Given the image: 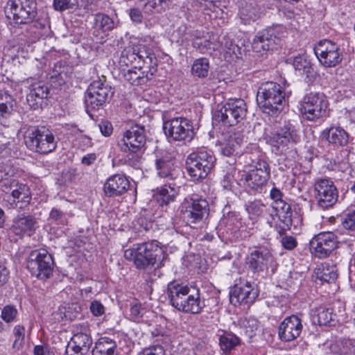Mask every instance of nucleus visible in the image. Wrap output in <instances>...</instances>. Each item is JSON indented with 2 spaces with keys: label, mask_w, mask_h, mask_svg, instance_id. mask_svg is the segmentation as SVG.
Here are the masks:
<instances>
[{
  "label": "nucleus",
  "mask_w": 355,
  "mask_h": 355,
  "mask_svg": "<svg viewBox=\"0 0 355 355\" xmlns=\"http://www.w3.org/2000/svg\"><path fill=\"white\" fill-rule=\"evenodd\" d=\"M90 311L95 316H100L105 312L104 306L98 301H94L90 304Z\"/></svg>",
  "instance_id": "e2e57ef3"
},
{
  "label": "nucleus",
  "mask_w": 355,
  "mask_h": 355,
  "mask_svg": "<svg viewBox=\"0 0 355 355\" xmlns=\"http://www.w3.org/2000/svg\"><path fill=\"white\" fill-rule=\"evenodd\" d=\"M155 164L159 177L166 180L175 178L174 162L169 154L157 155Z\"/></svg>",
  "instance_id": "a878e982"
},
{
  "label": "nucleus",
  "mask_w": 355,
  "mask_h": 355,
  "mask_svg": "<svg viewBox=\"0 0 355 355\" xmlns=\"http://www.w3.org/2000/svg\"><path fill=\"white\" fill-rule=\"evenodd\" d=\"M43 98L35 97L33 94L28 93L26 96V101L28 105L33 110H37L42 105Z\"/></svg>",
  "instance_id": "052dcab7"
},
{
  "label": "nucleus",
  "mask_w": 355,
  "mask_h": 355,
  "mask_svg": "<svg viewBox=\"0 0 355 355\" xmlns=\"http://www.w3.org/2000/svg\"><path fill=\"white\" fill-rule=\"evenodd\" d=\"M314 53L320 62L326 67H334L343 60V51L338 44L328 40H321L314 47Z\"/></svg>",
  "instance_id": "2eb2a0df"
},
{
  "label": "nucleus",
  "mask_w": 355,
  "mask_h": 355,
  "mask_svg": "<svg viewBox=\"0 0 355 355\" xmlns=\"http://www.w3.org/2000/svg\"><path fill=\"white\" fill-rule=\"evenodd\" d=\"M209 69V61L207 58L197 59L193 64L192 73L199 78H204L207 76Z\"/></svg>",
  "instance_id": "c03bdc74"
},
{
  "label": "nucleus",
  "mask_w": 355,
  "mask_h": 355,
  "mask_svg": "<svg viewBox=\"0 0 355 355\" xmlns=\"http://www.w3.org/2000/svg\"><path fill=\"white\" fill-rule=\"evenodd\" d=\"M112 94L111 87L105 79L94 80L87 89L85 103L92 109H96L105 103Z\"/></svg>",
  "instance_id": "f3484780"
},
{
  "label": "nucleus",
  "mask_w": 355,
  "mask_h": 355,
  "mask_svg": "<svg viewBox=\"0 0 355 355\" xmlns=\"http://www.w3.org/2000/svg\"><path fill=\"white\" fill-rule=\"evenodd\" d=\"M293 67L295 70L303 72H309L311 62L305 54L299 55L293 60Z\"/></svg>",
  "instance_id": "8fccbe9b"
},
{
  "label": "nucleus",
  "mask_w": 355,
  "mask_h": 355,
  "mask_svg": "<svg viewBox=\"0 0 355 355\" xmlns=\"http://www.w3.org/2000/svg\"><path fill=\"white\" fill-rule=\"evenodd\" d=\"M273 261L272 254L267 250H255L247 257L246 265L253 272H263Z\"/></svg>",
  "instance_id": "4be33fe9"
},
{
  "label": "nucleus",
  "mask_w": 355,
  "mask_h": 355,
  "mask_svg": "<svg viewBox=\"0 0 355 355\" xmlns=\"http://www.w3.org/2000/svg\"><path fill=\"white\" fill-rule=\"evenodd\" d=\"M167 294L171 305L180 311L198 314L205 306L199 291L183 284L170 282L167 286Z\"/></svg>",
  "instance_id": "f257e3e1"
},
{
  "label": "nucleus",
  "mask_w": 355,
  "mask_h": 355,
  "mask_svg": "<svg viewBox=\"0 0 355 355\" xmlns=\"http://www.w3.org/2000/svg\"><path fill=\"white\" fill-rule=\"evenodd\" d=\"M247 105L241 98L230 99L220 110L215 112L214 117L216 121L232 126L245 118Z\"/></svg>",
  "instance_id": "f8f14e48"
},
{
  "label": "nucleus",
  "mask_w": 355,
  "mask_h": 355,
  "mask_svg": "<svg viewBox=\"0 0 355 355\" xmlns=\"http://www.w3.org/2000/svg\"><path fill=\"white\" fill-rule=\"evenodd\" d=\"M85 354L79 350L78 349H76L74 346L72 345H70L69 344L65 349V354L64 355H84Z\"/></svg>",
  "instance_id": "774afa93"
},
{
  "label": "nucleus",
  "mask_w": 355,
  "mask_h": 355,
  "mask_svg": "<svg viewBox=\"0 0 355 355\" xmlns=\"http://www.w3.org/2000/svg\"><path fill=\"white\" fill-rule=\"evenodd\" d=\"M17 314L18 311L15 306L12 305H6L1 311V317L4 322L10 323L15 321Z\"/></svg>",
  "instance_id": "603ef678"
},
{
  "label": "nucleus",
  "mask_w": 355,
  "mask_h": 355,
  "mask_svg": "<svg viewBox=\"0 0 355 355\" xmlns=\"http://www.w3.org/2000/svg\"><path fill=\"white\" fill-rule=\"evenodd\" d=\"M315 198L319 207L327 209L338 201V191L334 182L329 178H320L314 184Z\"/></svg>",
  "instance_id": "4468645a"
},
{
  "label": "nucleus",
  "mask_w": 355,
  "mask_h": 355,
  "mask_svg": "<svg viewBox=\"0 0 355 355\" xmlns=\"http://www.w3.org/2000/svg\"><path fill=\"white\" fill-rule=\"evenodd\" d=\"M260 16L259 9L256 5L252 3H246L242 7L239 11V17L242 23L244 24H250L254 21Z\"/></svg>",
  "instance_id": "f704fd0d"
},
{
  "label": "nucleus",
  "mask_w": 355,
  "mask_h": 355,
  "mask_svg": "<svg viewBox=\"0 0 355 355\" xmlns=\"http://www.w3.org/2000/svg\"><path fill=\"white\" fill-rule=\"evenodd\" d=\"M9 182V184H8L7 182H5L3 191L6 192L7 190L16 187L12 191V196L14 199V202H21L25 205L28 204L31 200L28 187L24 184L19 183L16 180H10Z\"/></svg>",
  "instance_id": "cd10ccee"
},
{
  "label": "nucleus",
  "mask_w": 355,
  "mask_h": 355,
  "mask_svg": "<svg viewBox=\"0 0 355 355\" xmlns=\"http://www.w3.org/2000/svg\"><path fill=\"white\" fill-rule=\"evenodd\" d=\"M322 135L329 143L336 146H343L348 142V135L340 127L332 126L326 128L323 130Z\"/></svg>",
  "instance_id": "c85d7f7f"
},
{
  "label": "nucleus",
  "mask_w": 355,
  "mask_h": 355,
  "mask_svg": "<svg viewBox=\"0 0 355 355\" xmlns=\"http://www.w3.org/2000/svg\"><path fill=\"white\" fill-rule=\"evenodd\" d=\"M276 35L272 28L259 32L253 40L252 48L254 52L261 53L272 49L275 44Z\"/></svg>",
  "instance_id": "393cba45"
},
{
  "label": "nucleus",
  "mask_w": 355,
  "mask_h": 355,
  "mask_svg": "<svg viewBox=\"0 0 355 355\" xmlns=\"http://www.w3.org/2000/svg\"><path fill=\"white\" fill-rule=\"evenodd\" d=\"M95 28L103 32L110 31L114 28V21L108 15L98 13L95 16Z\"/></svg>",
  "instance_id": "a18cd8bd"
},
{
  "label": "nucleus",
  "mask_w": 355,
  "mask_h": 355,
  "mask_svg": "<svg viewBox=\"0 0 355 355\" xmlns=\"http://www.w3.org/2000/svg\"><path fill=\"white\" fill-rule=\"evenodd\" d=\"M14 105V99L10 94L0 92V116L6 118L8 116Z\"/></svg>",
  "instance_id": "79ce46f5"
},
{
  "label": "nucleus",
  "mask_w": 355,
  "mask_h": 355,
  "mask_svg": "<svg viewBox=\"0 0 355 355\" xmlns=\"http://www.w3.org/2000/svg\"><path fill=\"white\" fill-rule=\"evenodd\" d=\"M101 134L105 137H108L112 133L113 128L112 123L108 121H101L98 124Z\"/></svg>",
  "instance_id": "0e129e2a"
},
{
  "label": "nucleus",
  "mask_w": 355,
  "mask_h": 355,
  "mask_svg": "<svg viewBox=\"0 0 355 355\" xmlns=\"http://www.w3.org/2000/svg\"><path fill=\"white\" fill-rule=\"evenodd\" d=\"M250 168L240 175L239 184L255 192H261L270 178V167L264 159H252Z\"/></svg>",
  "instance_id": "7ed1b4c3"
},
{
  "label": "nucleus",
  "mask_w": 355,
  "mask_h": 355,
  "mask_svg": "<svg viewBox=\"0 0 355 355\" xmlns=\"http://www.w3.org/2000/svg\"><path fill=\"white\" fill-rule=\"evenodd\" d=\"M317 275L321 281L329 283L334 282L338 277L336 266L331 263H324L318 270Z\"/></svg>",
  "instance_id": "e433bc0d"
},
{
  "label": "nucleus",
  "mask_w": 355,
  "mask_h": 355,
  "mask_svg": "<svg viewBox=\"0 0 355 355\" xmlns=\"http://www.w3.org/2000/svg\"><path fill=\"white\" fill-rule=\"evenodd\" d=\"M216 158L213 154L206 150L191 153L187 159V170L193 181L205 178L214 168Z\"/></svg>",
  "instance_id": "0eeeda50"
},
{
  "label": "nucleus",
  "mask_w": 355,
  "mask_h": 355,
  "mask_svg": "<svg viewBox=\"0 0 355 355\" xmlns=\"http://www.w3.org/2000/svg\"><path fill=\"white\" fill-rule=\"evenodd\" d=\"M27 268L32 275L37 278L40 279H48L53 274V258L44 249L33 250L28 256Z\"/></svg>",
  "instance_id": "9d476101"
},
{
  "label": "nucleus",
  "mask_w": 355,
  "mask_h": 355,
  "mask_svg": "<svg viewBox=\"0 0 355 355\" xmlns=\"http://www.w3.org/2000/svg\"><path fill=\"white\" fill-rule=\"evenodd\" d=\"M329 349L334 355H355V341L342 339L330 344Z\"/></svg>",
  "instance_id": "473e14b6"
},
{
  "label": "nucleus",
  "mask_w": 355,
  "mask_h": 355,
  "mask_svg": "<svg viewBox=\"0 0 355 355\" xmlns=\"http://www.w3.org/2000/svg\"><path fill=\"white\" fill-rule=\"evenodd\" d=\"M24 83L28 85L30 93L33 94L35 97H41L43 99L47 98L49 90L44 83L33 78L26 79Z\"/></svg>",
  "instance_id": "4c0bfd02"
},
{
  "label": "nucleus",
  "mask_w": 355,
  "mask_h": 355,
  "mask_svg": "<svg viewBox=\"0 0 355 355\" xmlns=\"http://www.w3.org/2000/svg\"><path fill=\"white\" fill-rule=\"evenodd\" d=\"M209 211V204L206 200L191 198L182 207L181 213L186 223L191 227L196 228L208 216Z\"/></svg>",
  "instance_id": "ddd939ff"
},
{
  "label": "nucleus",
  "mask_w": 355,
  "mask_h": 355,
  "mask_svg": "<svg viewBox=\"0 0 355 355\" xmlns=\"http://www.w3.org/2000/svg\"><path fill=\"white\" fill-rule=\"evenodd\" d=\"M281 243L282 246L288 250H293L297 244L296 239L291 236H286L282 237Z\"/></svg>",
  "instance_id": "680f3d73"
},
{
  "label": "nucleus",
  "mask_w": 355,
  "mask_h": 355,
  "mask_svg": "<svg viewBox=\"0 0 355 355\" xmlns=\"http://www.w3.org/2000/svg\"><path fill=\"white\" fill-rule=\"evenodd\" d=\"M243 141V137L241 132H228L224 134L223 138L218 141L220 150L225 156H232L240 148Z\"/></svg>",
  "instance_id": "5701e85b"
},
{
  "label": "nucleus",
  "mask_w": 355,
  "mask_h": 355,
  "mask_svg": "<svg viewBox=\"0 0 355 355\" xmlns=\"http://www.w3.org/2000/svg\"><path fill=\"white\" fill-rule=\"evenodd\" d=\"M236 171L234 168H231L227 171L225 175H224L220 184L223 188L225 190L232 191L236 184H238L234 178V175Z\"/></svg>",
  "instance_id": "3c124183"
},
{
  "label": "nucleus",
  "mask_w": 355,
  "mask_h": 355,
  "mask_svg": "<svg viewBox=\"0 0 355 355\" xmlns=\"http://www.w3.org/2000/svg\"><path fill=\"white\" fill-rule=\"evenodd\" d=\"M49 218L50 219L53 220L55 221L62 223L64 219V214L60 210L56 208H53L51 211L50 212Z\"/></svg>",
  "instance_id": "69168bd1"
},
{
  "label": "nucleus",
  "mask_w": 355,
  "mask_h": 355,
  "mask_svg": "<svg viewBox=\"0 0 355 355\" xmlns=\"http://www.w3.org/2000/svg\"><path fill=\"white\" fill-rule=\"evenodd\" d=\"M72 345L84 354L89 352L92 345L90 331L87 326H83L80 331L76 333L71 338Z\"/></svg>",
  "instance_id": "7c9ffc66"
},
{
  "label": "nucleus",
  "mask_w": 355,
  "mask_h": 355,
  "mask_svg": "<svg viewBox=\"0 0 355 355\" xmlns=\"http://www.w3.org/2000/svg\"><path fill=\"white\" fill-rule=\"evenodd\" d=\"M126 259L134 263L139 269L145 268L162 260L164 257L162 248L156 241L134 245L124 252Z\"/></svg>",
  "instance_id": "f03ea898"
},
{
  "label": "nucleus",
  "mask_w": 355,
  "mask_h": 355,
  "mask_svg": "<svg viewBox=\"0 0 355 355\" xmlns=\"http://www.w3.org/2000/svg\"><path fill=\"white\" fill-rule=\"evenodd\" d=\"M273 209L278 219L286 227H289L292 223V212L290 205L283 200H281L275 203Z\"/></svg>",
  "instance_id": "72a5a7b5"
},
{
  "label": "nucleus",
  "mask_w": 355,
  "mask_h": 355,
  "mask_svg": "<svg viewBox=\"0 0 355 355\" xmlns=\"http://www.w3.org/2000/svg\"><path fill=\"white\" fill-rule=\"evenodd\" d=\"M298 139L296 130L291 124L284 125L270 137L272 145L279 153H286L289 149H292Z\"/></svg>",
  "instance_id": "a211bd4d"
},
{
  "label": "nucleus",
  "mask_w": 355,
  "mask_h": 355,
  "mask_svg": "<svg viewBox=\"0 0 355 355\" xmlns=\"http://www.w3.org/2000/svg\"><path fill=\"white\" fill-rule=\"evenodd\" d=\"M257 101L263 112L272 116L277 115L283 108L284 92L280 85L266 82L259 88Z\"/></svg>",
  "instance_id": "39448f33"
},
{
  "label": "nucleus",
  "mask_w": 355,
  "mask_h": 355,
  "mask_svg": "<svg viewBox=\"0 0 355 355\" xmlns=\"http://www.w3.org/2000/svg\"><path fill=\"white\" fill-rule=\"evenodd\" d=\"M117 345L114 340L102 337L98 340L92 350V355H117Z\"/></svg>",
  "instance_id": "2f4dec72"
},
{
  "label": "nucleus",
  "mask_w": 355,
  "mask_h": 355,
  "mask_svg": "<svg viewBox=\"0 0 355 355\" xmlns=\"http://www.w3.org/2000/svg\"><path fill=\"white\" fill-rule=\"evenodd\" d=\"M13 333L15 337V339L13 343V347L19 349L23 345L25 334V329L22 326L17 325L13 329Z\"/></svg>",
  "instance_id": "864d4df0"
},
{
  "label": "nucleus",
  "mask_w": 355,
  "mask_h": 355,
  "mask_svg": "<svg viewBox=\"0 0 355 355\" xmlns=\"http://www.w3.org/2000/svg\"><path fill=\"white\" fill-rule=\"evenodd\" d=\"M176 195L175 190L171 188H161L154 195V198L160 206L167 205L173 202Z\"/></svg>",
  "instance_id": "a19ab883"
},
{
  "label": "nucleus",
  "mask_w": 355,
  "mask_h": 355,
  "mask_svg": "<svg viewBox=\"0 0 355 355\" xmlns=\"http://www.w3.org/2000/svg\"><path fill=\"white\" fill-rule=\"evenodd\" d=\"M338 238L331 232H322L315 235L309 242L310 251L312 254L324 259L329 257L338 247Z\"/></svg>",
  "instance_id": "dca6fc26"
},
{
  "label": "nucleus",
  "mask_w": 355,
  "mask_h": 355,
  "mask_svg": "<svg viewBox=\"0 0 355 355\" xmlns=\"http://www.w3.org/2000/svg\"><path fill=\"white\" fill-rule=\"evenodd\" d=\"M137 57L136 46H128L121 52L120 63L125 66L133 64L138 60Z\"/></svg>",
  "instance_id": "de8ad7c7"
},
{
  "label": "nucleus",
  "mask_w": 355,
  "mask_h": 355,
  "mask_svg": "<svg viewBox=\"0 0 355 355\" xmlns=\"http://www.w3.org/2000/svg\"><path fill=\"white\" fill-rule=\"evenodd\" d=\"M53 8L59 12H63L66 10L73 9L76 7L74 3L69 0H53Z\"/></svg>",
  "instance_id": "5fc2aeb1"
},
{
  "label": "nucleus",
  "mask_w": 355,
  "mask_h": 355,
  "mask_svg": "<svg viewBox=\"0 0 355 355\" xmlns=\"http://www.w3.org/2000/svg\"><path fill=\"white\" fill-rule=\"evenodd\" d=\"M31 23L33 24V26L40 30L38 32L39 35L45 34L50 28V21L48 15L46 13H43L40 17H38L36 19H33Z\"/></svg>",
  "instance_id": "09e8293b"
},
{
  "label": "nucleus",
  "mask_w": 355,
  "mask_h": 355,
  "mask_svg": "<svg viewBox=\"0 0 355 355\" xmlns=\"http://www.w3.org/2000/svg\"><path fill=\"white\" fill-rule=\"evenodd\" d=\"M193 45L202 53H211L218 50L222 44L216 35L207 33L202 41H193Z\"/></svg>",
  "instance_id": "c756f323"
},
{
  "label": "nucleus",
  "mask_w": 355,
  "mask_h": 355,
  "mask_svg": "<svg viewBox=\"0 0 355 355\" xmlns=\"http://www.w3.org/2000/svg\"><path fill=\"white\" fill-rule=\"evenodd\" d=\"M342 224L345 229L355 230V210L350 211L346 214Z\"/></svg>",
  "instance_id": "13d9d810"
},
{
  "label": "nucleus",
  "mask_w": 355,
  "mask_h": 355,
  "mask_svg": "<svg viewBox=\"0 0 355 355\" xmlns=\"http://www.w3.org/2000/svg\"><path fill=\"white\" fill-rule=\"evenodd\" d=\"M146 141L145 128L142 125H135L124 132L121 150L128 153L126 163L135 168L139 167Z\"/></svg>",
  "instance_id": "20e7f679"
},
{
  "label": "nucleus",
  "mask_w": 355,
  "mask_h": 355,
  "mask_svg": "<svg viewBox=\"0 0 355 355\" xmlns=\"http://www.w3.org/2000/svg\"><path fill=\"white\" fill-rule=\"evenodd\" d=\"M129 186L130 182L125 175L115 174L107 180L104 190L108 196H120L128 191Z\"/></svg>",
  "instance_id": "b1692460"
},
{
  "label": "nucleus",
  "mask_w": 355,
  "mask_h": 355,
  "mask_svg": "<svg viewBox=\"0 0 355 355\" xmlns=\"http://www.w3.org/2000/svg\"><path fill=\"white\" fill-rule=\"evenodd\" d=\"M265 205L259 200L249 202L245 205V209L249 218L252 220H257L265 211Z\"/></svg>",
  "instance_id": "37998d69"
},
{
  "label": "nucleus",
  "mask_w": 355,
  "mask_h": 355,
  "mask_svg": "<svg viewBox=\"0 0 355 355\" xmlns=\"http://www.w3.org/2000/svg\"><path fill=\"white\" fill-rule=\"evenodd\" d=\"M224 40L225 42H223L222 44L226 58H229L232 60L239 58L241 55V48L228 38H224Z\"/></svg>",
  "instance_id": "49530a36"
},
{
  "label": "nucleus",
  "mask_w": 355,
  "mask_h": 355,
  "mask_svg": "<svg viewBox=\"0 0 355 355\" xmlns=\"http://www.w3.org/2000/svg\"><path fill=\"white\" fill-rule=\"evenodd\" d=\"M331 309L324 307L318 308L312 315V320L318 325H327L334 320Z\"/></svg>",
  "instance_id": "58836bf2"
},
{
  "label": "nucleus",
  "mask_w": 355,
  "mask_h": 355,
  "mask_svg": "<svg viewBox=\"0 0 355 355\" xmlns=\"http://www.w3.org/2000/svg\"><path fill=\"white\" fill-rule=\"evenodd\" d=\"M6 14L15 24H30L37 17V3L35 0H9Z\"/></svg>",
  "instance_id": "6e6552de"
},
{
  "label": "nucleus",
  "mask_w": 355,
  "mask_h": 355,
  "mask_svg": "<svg viewBox=\"0 0 355 355\" xmlns=\"http://www.w3.org/2000/svg\"><path fill=\"white\" fill-rule=\"evenodd\" d=\"M137 355H165V350L160 345H152L144 348Z\"/></svg>",
  "instance_id": "6e6d98bb"
},
{
  "label": "nucleus",
  "mask_w": 355,
  "mask_h": 355,
  "mask_svg": "<svg viewBox=\"0 0 355 355\" xmlns=\"http://www.w3.org/2000/svg\"><path fill=\"white\" fill-rule=\"evenodd\" d=\"M144 313V309L141 303L135 301L130 304V316L133 320L141 318Z\"/></svg>",
  "instance_id": "4d7b16f0"
},
{
  "label": "nucleus",
  "mask_w": 355,
  "mask_h": 355,
  "mask_svg": "<svg viewBox=\"0 0 355 355\" xmlns=\"http://www.w3.org/2000/svg\"><path fill=\"white\" fill-rule=\"evenodd\" d=\"M257 297V290L250 283L246 282L243 285L234 286L230 292V300L232 304L236 306L252 303Z\"/></svg>",
  "instance_id": "412c9836"
},
{
  "label": "nucleus",
  "mask_w": 355,
  "mask_h": 355,
  "mask_svg": "<svg viewBox=\"0 0 355 355\" xmlns=\"http://www.w3.org/2000/svg\"><path fill=\"white\" fill-rule=\"evenodd\" d=\"M3 174L7 180L8 184L10 180H13L12 178L15 177L17 174V170L11 164H6L0 165Z\"/></svg>",
  "instance_id": "bf43d9fd"
},
{
  "label": "nucleus",
  "mask_w": 355,
  "mask_h": 355,
  "mask_svg": "<svg viewBox=\"0 0 355 355\" xmlns=\"http://www.w3.org/2000/svg\"><path fill=\"white\" fill-rule=\"evenodd\" d=\"M327 108V101L322 93L310 92L300 103V111L302 117L314 121L322 117Z\"/></svg>",
  "instance_id": "9b49d317"
},
{
  "label": "nucleus",
  "mask_w": 355,
  "mask_h": 355,
  "mask_svg": "<svg viewBox=\"0 0 355 355\" xmlns=\"http://www.w3.org/2000/svg\"><path fill=\"white\" fill-rule=\"evenodd\" d=\"M8 275L9 272L8 269L0 264V287L8 281Z\"/></svg>",
  "instance_id": "338daca9"
},
{
  "label": "nucleus",
  "mask_w": 355,
  "mask_h": 355,
  "mask_svg": "<svg viewBox=\"0 0 355 355\" xmlns=\"http://www.w3.org/2000/svg\"><path fill=\"white\" fill-rule=\"evenodd\" d=\"M302 327V321L297 316L292 315L286 317L279 326V338L286 342L292 341L300 335Z\"/></svg>",
  "instance_id": "aec40b11"
},
{
  "label": "nucleus",
  "mask_w": 355,
  "mask_h": 355,
  "mask_svg": "<svg viewBox=\"0 0 355 355\" xmlns=\"http://www.w3.org/2000/svg\"><path fill=\"white\" fill-rule=\"evenodd\" d=\"M26 147L32 151L47 154L53 151L57 146L54 135L48 130L30 127L24 134Z\"/></svg>",
  "instance_id": "423d86ee"
},
{
  "label": "nucleus",
  "mask_w": 355,
  "mask_h": 355,
  "mask_svg": "<svg viewBox=\"0 0 355 355\" xmlns=\"http://www.w3.org/2000/svg\"><path fill=\"white\" fill-rule=\"evenodd\" d=\"M145 66L135 67L125 71L123 77L126 81L131 85H141L147 83L151 78L153 73L156 71L155 67L150 69L149 71H146Z\"/></svg>",
  "instance_id": "bb28decb"
},
{
  "label": "nucleus",
  "mask_w": 355,
  "mask_h": 355,
  "mask_svg": "<svg viewBox=\"0 0 355 355\" xmlns=\"http://www.w3.org/2000/svg\"><path fill=\"white\" fill-rule=\"evenodd\" d=\"M138 63L142 62L146 69H153L156 65V58L151 51L144 45L136 46Z\"/></svg>",
  "instance_id": "c9c22d12"
},
{
  "label": "nucleus",
  "mask_w": 355,
  "mask_h": 355,
  "mask_svg": "<svg viewBox=\"0 0 355 355\" xmlns=\"http://www.w3.org/2000/svg\"><path fill=\"white\" fill-rule=\"evenodd\" d=\"M163 130L170 141H191L194 136L193 123L184 117H175L164 121Z\"/></svg>",
  "instance_id": "1a4fd4ad"
},
{
  "label": "nucleus",
  "mask_w": 355,
  "mask_h": 355,
  "mask_svg": "<svg viewBox=\"0 0 355 355\" xmlns=\"http://www.w3.org/2000/svg\"><path fill=\"white\" fill-rule=\"evenodd\" d=\"M39 227L38 218L31 214H18L12 220L10 231L20 238L31 236Z\"/></svg>",
  "instance_id": "6ab92c4d"
},
{
  "label": "nucleus",
  "mask_w": 355,
  "mask_h": 355,
  "mask_svg": "<svg viewBox=\"0 0 355 355\" xmlns=\"http://www.w3.org/2000/svg\"><path fill=\"white\" fill-rule=\"evenodd\" d=\"M239 344V338L231 333H225L219 339L220 349L225 353L231 352V350Z\"/></svg>",
  "instance_id": "ea45409f"
}]
</instances>
